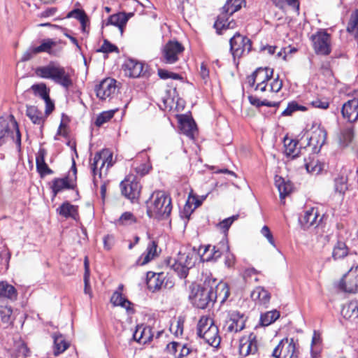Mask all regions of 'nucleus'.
<instances>
[{
    "mask_svg": "<svg viewBox=\"0 0 358 358\" xmlns=\"http://www.w3.org/2000/svg\"><path fill=\"white\" fill-rule=\"evenodd\" d=\"M147 215L150 218L164 220L172 210L171 199L163 191L154 192L146 202Z\"/></svg>",
    "mask_w": 358,
    "mask_h": 358,
    "instance_id": "nucleus-1",
    "label": "nucleus"
},
{
    "mask_svg": "<svg viewBox=\"0 0 358 358\" xmlns=\"http://www.w3.org/2000/svg\"><path fill=\"white\" fill-rule=\"evenodd\" d=\"M36 73L43 78L52 80L55 83L60 85L66 90L73 85L70 73L66 71L64 67L53 62L37 68Z\"/></svg>",
    "mask_w": 358,
    "mask_h": 358,
    "instance_id": "nucleus-2",
    "label": "nucleus"
},
{
    "mask_svg": "<svg viewBox=\"0 0 358 358\" xmlns=\"http://www.w3.org/2000/svg\"><path fill=\"white\" fill-rule=\"evenodd\" d=\"M190 288L189 300L198 308L204 309L216 301L217 295L213 294V286H210L207 280H205L203 286L194 284Z\"/></svg>",
    "mask_w": 358,
    "mask_h": 358,
    "instance_id": "nucleus-3",
    "label": "nucleus"
},
{
    "mask_svg": "<svg viewBox=\"0 0 358 358\" xmlns=\"http://www.w3.org/2000/svg\"><path fill=\"white\" fill-rule=\"evenodd\" d=\"M197 335L210 346L216 348L220 344L218 327L210 317L202 316L200 318L197 324Z\"/></svg>",
    "mask_w": 358,
    "mask_h": 358,
    "instance_id": "nucleus-4",
    "label": "nucleus"
},
{
    "mask_svg": "<svg viewBox=\"0 0 358 358\" xmlns=\"http://www.w3.org/2000/svg\"><path fill=\"white\" fill-rule=\"evenodd\" d=\"M10 136L17 145L20 147L21 134L17 122L13 115H10L6 119L0 117V145L5 143Z\"/></svg>",
    "mask_w": 358,
    "mask_h": 358,
    "instance_id": "nucleus-5",
    "label": "nucleus"
},
{
    "mask_svg": "<svg viewBox=\"0 0 358 358\" xmlns=\"http://www.w3.org/2000/svg\"><path fill=\"white\" fill-rule=\"evenodd\" d=\"M299 355V345L293 338L282 339L272 353L275 358H298Z\"/></svg>",
    "mask_w": 358,
    "mask_h": 358,
    "instance_id": "nucleus-6",
    "label": "nucleus"
},
{
    "mask_svg": "<svg viewBox=\"0 0 358 358\" xmlns=\"http://www.w3.org/2000/svg\"><path fill=\"white\" fill-rule=\"evenodd\" d=\"M337 288L345 293L358 292V265H352L336 285Z\"/></svg>",
    "mask_w": 358,
    "mask_h": 358,
    "instance_id": "nucleus-7",
    "label": "nucleus"
},
{
    "mask_svg": "<svg viewBox=\"0 0 358 358\" xmlns=\"http://www.w3.org/2000/svg\"><path fill=\"white\" fill-rule=\"evenodd\" d=\"M273 69L268 67H259L257 69L252 75L247 78L248 83L250 87H254L255 90L264 92L266 90V82L272 78Z\"/></svg>",
    "mask_w": 358,
    "mask_h": 358,
    "instance_id": "nucleus-8",
    "label": "nucleus"
},
{
    "mask_svg": "<svg viewBox=\"0 0 358 358\" xmlns=\"http://www.w3.org/2000/svg\"><path fill=\"white\" fill-rule=\"evenodd\" d=\"M247 317L238 310H229L227 313L223 329L228 333H238L245 327Z\"/></svg>",
    "mask_w": 358,
    "mask_h": 358,
    "instance_id": "nucleus-9",
    "label": "nucleus"
},
{
    "mask_svg": "<svg viewBox=\"0 0 358 358\" xmlns=\"http://www.w3.org/2000/svg\"><path fill=\"white\" fill-rule=\"evenodd\" d=\"M230 50L234 58L241 57L251 50L252 42L248 38L236 32L229 41Z\"/></svg>",
    "mask_w": 358,
    "mask_h": 358,
    "instance_id": "nucleus-10",
    "label": "nucleus"
},
{
    "mask_svg": "<svg viewBox=\"0 0 358 358\" xmlns=\"http://www.w3.org/2000/svg\"><path fill=\"white\" fill-rule=\"evenodd\" d=\"M313 49L317 55H328L331 51V36L325 30H320L311 36Z\"/></svg>",
    "mask_w": 358,
    "mask_h": 358,
    "instance_id": "nucleus-11",
    "label": "nucleus"
},
{
    "mask_svg": "<svg viewBox=\"0 0 358 358\" xmlns=\"http://www.w3.org/2000/svg\"><path fill=\"white\" fill-rule=\"evenodd\" d=\"M112 159L113 154L109 150L105 149L95 154L93 158V162L91 164V169L94 176V183L95 185L96 183L95 176L97 174L98 170L99 169L100 171L99 175V177H101V171L105 165H106V171L113 166Z\"/></svg>",
    "mask_w": 358,
    "mask_h": 358,
    "instance_id": "nucleus-12",
    "label": "nucleus"
},
{
    "mask_svg": "<svg viewBox=\"0 0 358 358\" xmlns=\"http://www.w3.org/2000/svg\"><path fill=\"white\" fill-rule=\"evenodd\" d=\"M65 43L62 40H55L53 38H44L40 42V45L34 48L35 52H45L51 56H58L63 49Z\"/></svg>",
    "mask_w": 358,
    "mask_h": 358,
    "instance_id": "nucleus-13",
    "label": "nucleus"
},
{
    "mask_svg": "<svg viewBox=\"0 0 358 358\" xmlns=\"http://www.w3.org/2000/svg\"><path fill=\"white\" fill-rule=\"evenodd\" d=\"M184 47L178 41H169L162 49V59L166 64H174L179 59Z\"/></svg>",
    "mask_w": 358,
    "mask_h": 358,
    "instance_id": "nucleus-14",
    "label": "nucleus"
},
{
    "mask_svg": "<svg viewBox=\"0 0 358 358\" xmlns=\"http://www.w3.org/2000/svg\"><path fill=\"white\" fill-rule=\"evenodd\" d=\"M122 194L130 200L137 198L141 192V185L134 176H127L120 183Z\"/></svg>",
    "mask_w": 358,
    "mask_h": 358,
    "instance_id": "nucleus-15",
    "label": "nucleus"
},
{
    "mask_svg": "<svg viewBox=\"0 0 358 358\" xmlns=\"http://www.w3.org/2000/svg\"><path fill=\"white\" fill-rule=\"evenodd\" d=\"M258 350V345L256 335L251 333L248 336H244L240 339L239 353L243 357L255 355Z\"/></svg>",
    "mask_w": 358,
    "mask_h": 358,
    "instance_id": "nucleus-16",
    "label": "nucleus"
},
{
    "mask_svg": "<svg viewBox=\"0 0 358 358\" xmlns=\"http://www.w3.org/2000/svg\"><path fill=\"white\" fill-rule=\"evenodd\" d=\"M319 216L318 209L310 208L304 211L303 215L299 218V222L304 229L313 226L317 227L322 220V217L318 219Z\"/></svg>",
    "mask_w": 358,
    "mask_h": 358,
    "instance_id": "nucleus-17",
    "label": "nucleus"
},
{
    "mask_svg": "<svg viewBox=\"0 0 358 358\" xmlns=\"http://www.w3.org/2000/svg\"><path fill=\"white\" fill-rule=\"evenodd\" d=\"M115 82L114 79L110 78L102 80L95 87L97 97L101 100H105L114 94L116 90Z\"/></svg>",
    "mask_w": 358,
    "mask_h": 358,
    "instance_id": "nucleus-18",
    "label": "nucleus"
},
{
    "mask_svg": "<svg viewBox=\"0 0 358 358\" xmlns=\"http://www.w3.org/2000/svg\"><path fill=\"white\" fill-rule=\"evenodd\" d=\"M327 138V132L324 129L317 128L313 131L311 136L309 138L308 145L312 147L313 152L318 153L322 147L325 143Z\"/></svg>",
    "mask_w": 358,
    "mask_h": 358,
    "instance_id": "nucleus-19",
    "label": "nucleus"
},
{
    "mask_svg": "<svg viewBox=\"0 0 358 358\" xmlns=\"http://www.w3.org/2000/svg\"><path fill=\"white\" fill-rule=\"evenodd\" d=\"M343 117L350 122L358 120V98H355L345 102L342 107Z\"/></svg>",
    "mask_w": 358,
    "mask_h": 358,
    "instance_id": "nucleus-20",
    "label": "nucleus"
},
{
    "mask_svg": "<svg viewBox=\"0 0 358 358\" xmlns=\"http://www.w3.org/2000/svg\"><path fill=\"white\" fill-rule=\"evenodd\" d=\"M76 187L75 181L69 176L62 178H57L52 181L51 189L53 197L64 189H73Z\"/></svg>",
    "mask_w": 358,
    "mask_h": 358,
    "instance_id": "nucleus-21",
    "label": "nucleus"
},
{
    "mask_svg": "<svg viewBox=\"0 0 358 358\" xmlns=\"http://www.w3.org/2000/svg\"><path fill=\"white\" fill-rule=\"evenodd\" d=\"M250 296L257 305L265 308H268L271 297V294L261 286L255 287Z\"/></svg>",
    "mask_w": 358,
    "mask_h": 358,
    "instance_id": "nucleus-22",
    "label": "nucleus"
},
{
    "mask_svg": "<svg viewBox=\"0 0 358 358\" xmlns=\"http://www.w3.org/2000/svg\"><path fill=\"white\" fill-rule=\"evenodd\" d=\"M199 254L202 262L215 261L222 255V252L217 246L210 245L201 246Z\"/></svg>",
    "mask_w": 358,
    "mask_h": 358,
    "instance_id": "nucleus-23",
    "label": "nucleus"
},
{
    "mask_svg": "<svg viewBox=\"0 0 358 358\" xmlns=\"http://www.w3.org/2000/svg\"><path fill=\"white\" fill-rule=\"evenodd\" d=\"M125 75L130 78L141 76L143 71V64L133 59H127L124 64Z\"/></svg>",
    "mask_w": 358,
    "mask_h": 358,
    "instance_id": "nucleus-24",
    "label": "nucleus"
},
{
    "mask_svg": "<svg viewBox=\"0 0 358 358\" xmlns=\"http://www.w3.org/2000/svg\"><path fill=\"white\" fill-rule=\"evenodd\" d=\"M45 155L46 150L44 148H40L36 156V170L42 178L53 173L52 170L45 162Z\"/></svg>",
    "mask_w": 358,
    "mask_h": 358,
    "instance_id": "nucleus-25",
    "label": "nucleus"
},
{
    "mask_svg": "<svg viewBox=\"0 0 358 358\" xmlns=\"http://www.w3.org/2000/svg\"><path fill=\"white\" fill-rule=\"evenodd\" d=\"M153 337L152 329L148 326L138 325L133 334V338L139 343L145 344Z\"/></svg>",
    "mask_w": 358,
    "mask_h": 358,
    "instance_id": "nucleus-26",
    "label": "nucleus"
},
{
    "mask_svg": "<svg viewBox=\"0 0 358 358\" xmlns=\"http://www.w3.org/2000/svg\"><path fill=\"white\" fill-rule=\"evenodd\" d=\"M57 213L66 219L72 218L76 220L78 218V206L71 204L69 201L62 203L57 209Z\"/></svg>",
    "mask_w": 358,
    "mask_h": 358,
    "instance_id": "nucleus-27",
    "label": "nucleus"
},
{
    "mask_svg": "<svg viewBox=\"0 0 358 358\" xmlns=\"http://www.w3.org/2000/svg\"><path fill=\"white\" fill-rule=\"evenodd\" d=\"M206 198V196L199 198L196 195L189 194L187 203L184 206L183 213L185 214V216L189 218L192 212L201 206Z\"/></svg>",
    "mask_w": 358,
    "mask_h": 358,
    "instance_id": "nucleus-28",
    "label": "nucleus"
},
{
    "mask_svg": "<svg viewBox=\"0 0 358 358\" xmlns=\"http://www.w3.org/2000/svg\"><path fill=\"white\" fill-rule=\"evenodd\" d=\"M355 136L354 127L352 126H346L343 127L338 136L339 145L345 148L352 141Z\"/></svg>",
    "mask_w": 358,
    "mask_h": 358,
    "instance_id": "nucleus-29",
    "label": "nucleus"
},
{
    "mask_svg": "<svg viewBox=\"0 0 358 358\" xmlns=\"http://www.w3.org/2000/svg\"><path fill=\"white\" fill-rule=\"evenodd\" d=\"M17 298V292L14 286L6 281L0 282V300L10 299L15 301Z\"/></svg>",
    "mask_w": 358,
    "mask_h": 358,
    "instance_id": "nucleus-30",
    "label": "nucleus"
},
{
    "mask_svg": "<svg viewBox=\"0 0 358 358\" xmlns=\"http://www.w3.org/2000/svg\"><path fill=\"white\" fill-rule=\"evenodd\" d=\"M138 222V218L129 211L123 213L119 218L115 220L114 224L117 227H131Z\"/></svg>",
    "mask_w": 358,
    "mask_h": 358,
    "instance_id": "nucleus-31",
    "label": "nucleus"
},
{
    "mask_svg": "<svg viewBox=\"0 0 358 358\" xmlns=\"http://www.w3.org/2000/svg\"><path fill=\"white\" fill-rule=\"evenodd\" d=\"M283 142L285 155L291 159H294L297 157L300 152V151L296 148L298 141L288 137H285Z\"/></svg>",
    "mask_w": 358,
    "mask_h": 358,
    "instance_id": "nucleus-32",
    "label": "nucleus"
},
{
    "mask_svg": "<svg viewBox=\"0 0 358 358\" xmlns=\"http://www.w3.org/2000/svg\"><path fill=\"white\" fill-rule=\"evenodd\" d=\"M231 15H226V13H220L217 20L215 22L214 27L217 31H220L222 29H234L236 27V22L231 20H229Z\"/></svg>",
    "mask_w": 358,
    "mask_h": 358,
    "instance_id": "nucleus-33",
    "label": "nucleus"
},
{
    "mask_svg": "<svg viewBox=\"0 0 358 358\" xmlns=\"http://www.w3.org/2000/svg\"><path fill=\"white\" fill-rule=\"evenodd\" d=\"M122 289L123 285L120 284L118 286L117 290L113 294L110 301L114 306H120L129 310L131 303L122 296Z\"/></svg>",
    "mask_w": 358,
    "mask_h": 358,
    "instance_id": "nucleus-34",
    "label": "nucleus"
},
{
    "mask_svg": "<svg viewBox=\"0 0 358 358\" xmlns=\"http://www.w3.org/2000/svg\"><path fill=\"white\" fill-rule=\"evenodd\" d=\"M180 129L181 132L190 138H193L196 132L195 122L187 117L181 118L180 120Z\"/></svg>",
    "mask_w": 358,
    "mask_h": 358,
    "instance_id": "nucleus-35",
    "label": "nucleus"
},
{
    "mask_svg": "<svg viewBox=\"0 0 358 358\" xmlns=\"http://www.w3.org/2000/svg\"><path fill=\"white\" fill-rule=\"evenodd\" d=\"M26 115L35 124L42 125L44 123L45 118L43 113L34 106L27 107Z\"/></svg>",
    "mask_w": 358,
    "mask_h": 358,
    "instance_id": "nucleus-36",
    "label": "nucleus"
},
{
    "mask_svg": "<svg viewBox=\"0 0 358 358\" xmlns=\"http://www.w3.org/2000/svg\"><path fill=\"white\" fill-rule=\"evenodd\" d=\"M275 184L279 191L280 197L284 199L292 190V185L289 181H285L282 177L276 176Z\"/></svg>",
    "mask_w": 358,
    "mask_h": 358,
    "instance_id": "nucleus-37",
    "label": "nucleus"
},
{
    "mask_svg": "<svg viewBox=\"0 0 358 358\" xmlns=\"http://www.w3.org/2000/svg\"><path fill=\"white\" fill-rule=\"evenodd\" d=\"M54 341V354L58 355L64 352L69 347V344L66 341L63 335L60 334H54L52 335Z\"/></svg>",
    "mask_w": 358,
    "mask_h": 358,
    "instance_id": "nucleus-38",
    "label": "nucleus"
},
{
    "mask_svg": "<svg viewBox=\"0 0 358 358\" xmlns=\"http://www.w3.org/2000/svg\"><path fill=\"white\" fill-rule=\"evenodd\" d=\"M349 249L345 243L338 241L333 248L332 257L334 260L344 258L348 255Z\"/></svg>",
    "mask_w": 358,
    "mask_h": 358,
    "instance_id": "nucleus-39",
    "label": "nucleus"
},
{
    "mask_svg": "<svg viewBox=\"0 0 358 358\" xmlns=\"http://www.w3.org/2000/svg\"><path fill=\"white\" fill-rule=\"evenodd\" d=\"M280 312L277 310L262 313L260 315V324L264 327H267L275 322L280 317Z\"/></svg>",
    "mask_w": 358,
    "mask_h": 358,
    "instance_id": "nucleus-40",
    "label": "nucleus"
},
{
    "mask_svg": "<svg viewBox=\"0 0 358 358\" xmlns=\"http://www.w3.org/2000/svg\"><path fill=\"white\" fill-rule=\"evenodd\" d=\"M244 3V0H227L224 6L222 7L221 13L231 15L238 11Z\"/></svg>",
    "mask_w": 358,
    "mask_h": 358,
    "instance_id": "nucleus-41",
    "label": "nucleus"
},
{
    "mask_svg": "<svg viewBox=\"0 0 358 358\" xmlns=\"http://www.w3.org/2000/svg\"><path fill=\"white\" fill-rule=\"evenodd\" d=\"M128 20L127 17L124 13H117L111 15L108 20L107 24L117 27L121 33L123 32V27L126 25Z\"/></svg>",
    "mask_w": 358,
    "mask_h": 358,
    "instance_id": "nucleus-42",
    "label": "nucleus"
},
{
    "mask_svg": "<svg viewBox=\"0 0 358 358\" xmlns=\"http://www.w3.org/2000/svg\"><path fill=\"white\" fill-rule=\"evenodd\" d=\"M213 294H216V300L220 299L221 303H224L229 296V289L226 283L216 285L213 287Z\"/></svg>",
    "mask_w": 358,
    "mask_h": 358,
    "instance_id": "nucleus-43",
    "label": "nucleus"
},
{
    "mask_svg": "<svg viewBox=\"0 0 358 358\" xmlns=\"http://www.w3.org/2000/svg\"><path fill=\"white\" fill-rule=\"evenodd\" d=\"M305 167L307 171L312 174H319L324 168V164L315 157L310 159L308 162L305 159Z\"/></svg>",
    "mask_w": 358,
    "mask_h": 358,
    "instance_id": "nucleus-44",
    "label": "nucleus"
},
{
    "mask_svg": "<svg viewBox=\"0 0 358 358\" xmlns=\"http://www.w3.org/2000/svg\"><path fill=\"white\" fill-rule=\"evenodd\" d=\"M169 264L171 268L177 273L180 278H185L187 277L189 269L187 268V266L182 264L177 258L174 259L173 261L169 260Z\"/></svg>",
    "mask_w": 358,
    "mask_h": 358,
    "instance_id": "nucleus-45",
    "label": "nucleus"
},
{
    "mask_svg": "<svg viewBox=\"0 0 358 358\" xmlns=\"http://www.w3.org/2000/svg\"><path fill=\"white\" fill-rule=\"evenodd\" d=\"M194 255L195 254L194 252H179L176 258L180 260L182 264L187 266V268L189 270L194 264L193 260Z\"/></svg>",
    "mask_w": 358,
    "mask_h": 358,
    "instance_id": "nucleus-46",
    "label": "nucleus"
},
{
    "mask_svg": "<svg viewBox=\"0 0 358 358\" xmlns=\"http://www.w3.org/2000/svg\"><path fill=\"white\" fill-rule=\"evenodd\" d=\"M306 110H307L306 107L299 105L296 101H291L287 104V108L282 112L281 115L290 116L295 111H298V110L305 111Z\"/></svg>",
    "mask_w": 358,
    "mask_h": 358,
    "instance_id": "nucleus-47",
    "label": "nucleus"
},
{
    "mask_svg": "<svg viewBox=\"0 0 358 358\" xmlns=\"http://www.w3.org/2000/svg\"><path fill=\"white\" fill-rule=\"evenodd\" d=\"M343 314L345 317H358V303L351 302L343 309Z\"/></svg>",
    "mask_w": 358,
    "mask_h": 358,
    "instance_id": "nucleus-48",
    "label": "nucleus"
},
{
    "mask_svg": "<svg viewBox=\"0 0 358 358\" xmlns=\"http://www.w3.org/2000/svg\"><path fill=\"white\" fill-rule=\"evenodd\" d=\"M30 90L36 96H40L43 100L49 96V91L45 84L33 85Z\"/></svg>",
    "mask_w": 358,
    "mask_h": 358,
    "instance_id": "nucleus-49",
    "label": "nucleus"
},
{
    "mask_svg": "<svg viewBox=\"0 0 358 358\" xmlns=\"http://www.w3.org/2000/svg\"><path fill=\"white\" fill-rule=\"evenodd\" d=\"M157 242L155 241H152L148 244V245L147 247V249H146L147 255L143 259V264L149 262L151 259H152L157 255Z\"/></svg>",
    "mask_w": 358,
    "mask_h": 358,
    "instance_id": "nucleus-50",
    "label": "nucleus"
},
{
    "mask_svg": "<svg viewBox=\"0 0 358 358\" xmlns=\"http://www.w3.org/2000/svg\"><path fill=\"white\" fill-rule=\"evenodd\" d=\"M271 1L280 9H283L286 5H288L297 10H299V2L298 0H271Z\"/></svg>",
    "mask_w": 358,
    "mask_h": 358,
    "instance_id": "nucleus-51",
    "label": "nucleus"
},
{
    "mask_svg": "<svg viewBox=\"0 0 358 358\" xmlns=\"http://www.w3.org/2000/svg\"><path fill=\"white\" fill-rule=\"evenodd\" d=\"M335 190L340 194H344L348 189V179L345 176H338L335 178Z\"/></svg>",
    "mask_w": 358,
    "mask_h": 358,
    "instance_id": "nucleus-52",
    "label": "nucleus"
},
{
    "mask_svg": "<svg viewBox=\"0 0 358 358\" xmlns=\"http://www.w3.org/2000/svg\"><path fill=\"white\" fill-rule=\"evenodd\" d=\"M347 31L350 33L358 32V9L351 15Z\"/></svg>",
    "mask_w": 358,
    "mask_h": 358,
    "instance_id": "nucleus-53",
    "label": "nucleus"
},
{
    "mask_svg": "<svg viewBox=\"0 0 358 358\" xmlns=\"http://www.w3.org/2000/svg\"><path fill=\"white\" fill-rule=\"evenodd\" d=\"M13 310L9 306H0V317L3 323L9 324L12 322L11 315Z\"/></svg>",
    "mask_w": 358,
    "mask_h": 358,
    "instance_id": "nucleus-54",
    "label": "nucleus"
},
{
    "mask_svg": "<svg viewBox=\"0 0 358 358\" xmlns=\"http://www.w3.org/2000/svg\"><path fill=\"white\" fill-rule=\"evenodd\" d=\"M114 115V111H104L101 113L96 119L95 124L97 127L102 126L104 123L109 121Z\"/></svg>",
    "mask_w": 358,
    "mask_h": 358,
    "instance_id": "nucleus-55",
    "label": "nucleus"
},
{
    "mask_svg": "<svg viewBox=\"0 0 358 358\" xmlns=\"http://www.w3.org/2000/svg\"><path fill=\"white\" fill-rule=\"evenodd\" d=\"M238 217V215H233L231 217L223 220L218 224L219 228L222 230L225 236L227 235V232L228 231L229 229L230 228L233 222L235 220H236Z\"/></svg>",
    "mask_w": 358,
    "mask_h": 358,
    "instance_id": "nucleus-56",
    "label": "nucleus"
},
{
    "mask_svg": "<svg viewBox=\"0 0 358 358\" xmlns=\"http://www.w3.org/2000/svg\"><path fill=\"white\" fill-rule=\"evenodd\" d=\"M67 17H73V18L78 20L82 24L83 30L85 31V24L86 15L84 13V12H83L80 10H73L71 11L70 13H69V14L67 15Z\"/></svg>",
    "mask_w": 358,
    "mask_h": 358,
    "instance_id": "nucleus-57",
    "label": "nucleus"
},
{
    "mask_svg": "<svg viewBox=\"0 0 358 358\" xmlns=\"http://www.w3.org/2000/svg\"><path fill=\"white\" fill-rule=\"evenodd\" d=\"M97 52H103V53H110L113 52H118V48L115 45L110 43L107 40H104L101 48L97 50Z\"/></svg>",
    "mask_w": 358,
    "mask_h": 358,
    "instance_id": "nucleus-58",
    "label": "nucleus"
},
{
    "mask_svg": "<svg viewBox=\"0 0 358 358\" xmlns=\"http://www.w3.org/2000/svg\"><path fill=\"white\" fill-rule=\"evenodd\" d=\"M158 76L162 79H168V78H171L173 80L181 79V76L179 74L169 72L165 69H158Z\"/></svg>",
    "mask_w": 358,
    "mask_h": 358,
    "instance_id": "nucleus-59",
    "label": "nucleus"
},
{
    "mask_svg": "<svg viewBox=\"0 0 358 358\" xmlns=\"http://www.w3.org/2000/svg\"><path fill=\"white\" fill-rule=\"evenodd\" d=\"M180 347H181V343L176 341H172L167 344L166 347V350L168 353L172 355L175 358H176V355H178V350H180Z\"/></svg>",
    "mask_w": 358,
    "mask_h": 358,
    "instance_id": "nucleus-60",
    "label": "nucleus"
},
{
    "mask_svg": "<svg viewBox=\"0 0 358 358\" xmlns=\"http://www.w3.org/2000/svg\"><path fill=\"white\" fill-rule=\"evenodd\" d=\"M310 105L314 108L327 109L329 106V102L327 99L317 98L310 102Z\"/></svg>",
    "mask_w": 358,
    "mask_h": 358,
    "instance_id": "nucleus-61",
    "label": "nucleus"
},
{
    "mask_svg": "<svg viewBox=\"0 0 358 358\" xmlns=\"http://www.w3.org/2000/svg\"><path fill=\"white\" fill-rule=\"evenodd\" d=\"M261 234L264 236L273 246L275 247L273 236L267 226H264L261 229Z\"/></svg>",
    "mask_w": 358,
    "mask_h": 358,
    "instance_id": "nucleus-62",
    "label": "nucleus"
},
{
    "mask_svg": "<svg viewBox=\"0 0 358 358\" xmlns=\"http://www.w3.org/2000/svg\"><path fill=\"white\" fill-rule=\"evenodd\" d=\"M282 87V81L279 79L278 76L273 79L270 84V91L273 92H278Z\"/></svg>",
    "mask_w": 358,
    "mask_h": 358,
    "instance_id": "nucleus-63",
    "label": "nucleus"
},
{
    "mask_svg": "<svg viewBox=\"0 0 358 358\" xmlns=\"http://www.w3.org/2000/svg\"><path fill=\"white\" fill-rule=\"evenodd\" d=\"M192 352V348L187 344H181L180 347V352L176 355V358H183Z\"/></svg>",
    "mask_w": 358,
    "mask_h": 358,
    "instance_id": "nucleus-64",
    "label": "nucleus"
}]
</instances>
